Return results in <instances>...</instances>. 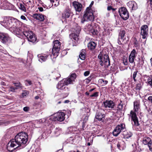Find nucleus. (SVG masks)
<instances>
[{"instance_id": "obj_1", "label": "nucleus", "mask_w": 152, "mask_h": 152, "mask_svg": "<svg viewBox=\"0 0 152 152\" xmlns=\"http://www.w3.org/2000/svg\"><path fill=\"white\" fill-rule=\"evenodd\" d=\"M28 141V135L24 132H21L17 134L15 139L11 140L7 145V149L9 151H12L15 148L24 145Z\"/></svg>"}, {"instance_id": "obj_2", "label": "nucleus", "mask_w": 152, "mask_h": 152, "mask_svg": "<svg viewBox=\"0 0 152 152\" xmlns=\"http://www.w3.org/2000/svg\"><path fill=\"white\" fill-rule=\"evenodd\" d=\"M18 23L17 19L14 18H10L5 17L3 21L0 22V23L3 26L7 29H10L12 26H15V25Z\"/></svg>"}, {"instance_id": "obj_3", "label": "nucleus", "mask_w": 152, "mask_h": 152, "mask_svg": "<svg viewBox=\"0 0 152 152\" xmlns=\"http://www.w3.org/2000/svg\"><path fill=\"white\" fill-rule=\"evenodd\" d=\"M98 61L100 65L105 68L108 67L110 64L109 56L107 55L104 54L100 52L98 56Z\"/></svg>"}, {"instance_id": "obj_4", "label": "nucleus", "mask_w": 152, "mask_h": 152, "mask_svg": "<svg viewBox=\"0 0 152 152\" xmlns=\"http://www.w3.org/2000/svg\"><path fill=\"white\" fill-rule=\"evenodd\" d=\"M94 3V1H92L89 7L87 8L86 12L84 15L83 17L82 18L81 22L83 23L85 21H87L93 20L94 19L92 10L91 9V7Z\"/></svg>"}, {"instance_id": "obj_5", "label": "nucleus", "mask_w": 152, "mask_h": 152, "mask_svg": "<svg viewBox=\"0 0 152 152\" xmlns=\"http://www.w3.org/2000/svg\"><path fill=\"white\" fill-rule=\"evenodd\" d=\"M67 85L64 80L63 79L58 82L57 86V88L58 90L63 91L66 95L67 96L69 95L70 91L69 88L66 86Z\"/></svg>"}, {"instance_id": "obj_6", "label": "nucleus", "mask_w": 152, "mask_h": 152, "mask_svg": "<svg viewBox=\"0 0 152 152\" xmlns=\"http://www.w3.org/2000/svg\"><path fill=\"white\" fill-rule=\"evenodd\" d=\"M54 45L52 49V54L55 57H57L58 55V53L60 50L61 43L58 40H56L53 42Z\"/></svg>"}, {"instance_id": "obj_7", "label": "nucleus", "mask_w": 152, "mask_h": 152, "mask_svg": "<svg viewBox=\"0 0 152 152\" xmlns=\"http://www.w3.org/2000/svg\"><path fill=\"white\" fill-rule=\"evenodd\" d=\"M126 129L124 124H120L118 125L114 130L113 133L114 136H117L122 131L123 132Z\"/></svg>"}, {"instance_id": "obj_8", "label": "nucleus", "mask_w": 152, "mask_h": 152, "mask_svg": "<svg viewBox=\"0 0 152 152\" xmlns=\"http://www.w3.org/2000/svg\"><path fill=\"white\" fill-rule=\"evenodd\" d=\"M23 34L27 37L29 41L32 42H34L36 41V38L32 32L26 31L23 32Z\"/></svg>"}, {"instance_id": "obj_9", "label": "nucleus", "mask_w": 152, "mask_h": 152, "mask_svg": "<svg viewBox=\"0 0 152 152\" xmlns=\"http://www.w3.org/2000/svg\"><path fill=\"white\" fill-rule=\"evenodd\" d=\"M119 13L121 18L124 20H126L129 17V13L124 7H122L119 9Z\"/></svg>"}, {"instance_id": "obj_10", "label": "nucleus", "mask_w": 152, "mask_h": 152, "mask_svg": "<svg viewBox=\"0 0 152 152\" xmlns=\"http://www.w3.org/2000/svg\"><path fill=\"white\" fill-rule=\"evenodd\" d=\"M20 22L18 20V23L16 24L15 26H12L10 30L15 34L18 36L23 33V31L21 30L20 26Z\"/></svg>"}, {"instance_id": "obj_11", "label": "nucleus", "mask_w": 152, "mask_h": 152, "mask_svg": "<svg viewBox=\"0 0 152 152\" xmlns=\"http://www.w3.org/2000/svg\"><path fill=\"white\" fill-rule=\"evenodd\" d=\"M77 75L75 73H72L68 77L64 79L67 85L73 84L75 82Z\"/></svg>"}, {"instance_id": "obj_12", "label": "nucleus", "mask_w": 152, "mask_h": 152, "mask_svg": "<svg viewBox=\"0 0 152 152\" xmlns=\"http://www.w3.org/2000/svg\"><path fill=\"white\" fill-rule=\"evenodd\" d=\"M136 112L131 110L130 112V116L131 117L134 124L133 125L135 126H138L139 125L138 120V118L137 116Z\"/></svg>"}, {"instance_id": "obj_13", "label": "nucleus", "mask_w": 152, "mask_h": 152, "mask_svg": "<svg viewBox=\"0 0 152 152\" xmlns=\"http://www.w3.org/2000/svg\"><path fill=\"white\" fill-rule=\"evenodd\" d=\"M102 105L106 109H111L114 108L115 104L112 101L106 100L103 102Z\"/></svg>"}, {"instance_id": "obj_14", "label": "nucleus", "mask_w": 152, "mask_h": 152, "mask_svg": "<svg viewBox=\"0 0 152 152\" xmlns=\"http://www.w3.org/2000/svg\"><path fill=\"white\" fill-rule=\"evenodd\" d=\"M141 34L142 38L145 39L148 36V27L147 25H144L141 27Z\"/></svg>"}, {"instance_id": "obj_15", "label": "nucleus", "mask_w": 152, "mask_h": 152, "mask_svg": "<svg viewBox=\"0 0 152 152\" xmlns=\"http://www.w3.org/2000/svg\"><path fill=\"white\" fill-rule=\"evenodd\" d=\"M93 35L97 34L98 31L95 26L93 24H88L85 28Z\"/></svg>"}, {"instance_id": "obj_16", "label": "nucleus", "mask_w": 152, "mask_h": 152, "mask_svg": "<svg viewBox=\"0 0 152 152\" xmlns=\"http://www.w3.org/2000/svg\"><path fill=\"white\" fill-rule=\"evenodd\" d=\"M65 115V114L63 112L58 113H57L56 116L53 118V120L54 121H62L64 119Z\"/></svg>"}, {"instance_id": "obj_17", "label": "nucleus", "mask_w": 152, "mask_h": 152, "mask_svg": "<svg viewBox=\"0 0 152 152\" xmlns=\"http://www.w3.org/2000/svg\"><path fill=\"white\" fill-rule=\"evenodd\" d=\"M127 5L132 10H135L138 8L137 4L134 1H129L127 3Z\"/></svg>"}, {"instance_id": "obj_18", "label": "nucleus", "mask_w": 152, "mask_h": 152, "mask_svg": "<svg viewBox=\"0 0 152 152\" xmlns=\"http://www.w3.org/2000/svg\"><path fill=\"white\" fill-rule=\"evenodd\" d=\"M9 37L7 34L0 33V39L3 43H6L9 39Z\"/></svg>"}, {"instance_id": "obj_19", "label": "nucleus", "mask_w": 152, "mask_h": 152, "mask_svg": "<svg viewBox=\"0 0 152 152\" xmlns=\"http://www.w3.org/2000/svg\"><path fill=\"white\" fill-rule=\"evenodd\" d=\"M136 50L134 49L131 52L129 58V61L131 63H134V59L136 57Z\"/></svg>"}, {"instance_id": "obj_20", "label": "nucleus", "mask_w": 152, "mask_h": 152, "mask_svg": "<svg viewBox=\"0 0 152 152\" xmlns=\"http://www.w3.org/2000/svg\"><path fill=\"white\" fill-rule=\"evenodd\" d=\"M72 12L70 9L68 7H67L63 13L62 18L64 19L67 18H69Z\"/></svg>"}, {"instance_id": "obj_21", "label": "nucleus", "mask_w": 152, "mask_h": 152, "mask_svg": "<svg viewBox=\"0 0 152 152\" xmlns=\"http://www.w3.org/2000/svg\"><path fill=\"white\" fill-rule=\"evenodd\" d=\"M73 6L76 11L80 12L82 8V5L78 2L75 1L73 3Z\"/></svg>"}, {"instance_id": "obj_22", "label": "nucleus", "mask_w": 152, "mask_h": 152, "mask_svg": "<svg viewBox=\"0 0 152 152\" xmlns=\"http://www.w3.org/2000/svg\"><path fill=\"white\" fill-rule=\"evenodd\" d=\"M125 34V32L124 30L121 31L119 34L120 39L124 43H127L128 40V39H127L125 37L124 38Z\"/></svg>"}, {"instance_id": "obj_23", "label": "nucleus", "mask_w": 152, "mask_h": 152, "mask_svg": "<svg viewBox=\"0 0 152 152\" xmlns=\"http://www.w3.org/2000/svg\"><path fill=\"white\" fill-rule=\"evenodd\" d=\"M80 30L79 29V30L77 32V33L76 34L75 33H73L70 35V37L71 39H73L75 40V42H77L78 40L79 34Z\"/></svg>"}, {"instance_id": "obj_24", "label": "nucleus", "mask_w": 152, "mask_h": 152, "mask_svg": "<svg viewBox=\"0 0 152 152\" xmlns=\"http://www.w3.org/2000/svg\"><path fill=\"white\" fill-rule=\"evenodd\" d=\"M32 16L34 18L40 21H42L45 19L44 16L42 14H35L33 15Z\"/></svg>"}, {"instance_id": "obj_25", "label": "nucleus", "mask_w": 152, "mask_h": 152, "mask_svg": "<svg viewBox=\"0 0 152 152\" xmlns=\"http://www.w3.org/2000/svg\"><path fill=\"white\" fill-rule=\"evenodd\" d=\"M96 46V43L94 42H90L88 44L87 46L88 49L90 50H94Z\"/></svg>"}, {"instance_id": "obj_26", "label": "nucleus", "mask_w": 152, "mask_h": 152, "mask_svg": "<svg viewBox=\"0 0 152 152\" xmlns=\"http://www.w3.org/2000/svg\"><path fill=\"white\" fill-rule=\"evenodd\" d=\"M105 117V115L102 114L100 112H97L95 118L96 119L99 121H101L102 120L103 118Z\"/></svg>"}, {"instance_id": "obj_27", "label": "nucleus", "mask_w": 152, "mask_h": 152, "mask_svg": "<svg viewBox=\"0 0 152 152\" xmlns=\"http://www.w3.org/2000/svg\"><path fill=\"white\" fill-rule=\"evenodd\" d=\"M86 52V51L85 49H82L81 50L79 55V57L81 59L83 60L85 59Z\"/></svg>"}, {"instance_id": "obj_28", "label": "nucleus", "mask_w": 152, "mask_h": 152, "mask_svg": "<svg viewBox=\"0 0 152 152\" xmlns=\"http://www.w3.org/2000/svg\"><path fill=\"white\" fill-rule=\"evenodd\" d=\"M140 108V104L137 101L134 102V111L137 112Z\"/></svg>"}, {"instance_id": "obj_29", "label": "nucleus", "mask_w": 152, "mask_h": 152, "mask_svg": "<svg viewBox=\"0 0 152 152\" xmlns=\"http://www.w3.org/2000/svg\"><path fill=\"white\" fill-rule=\"evenodd\" d=\"M151 141L150 138L148 137H145L142 140L143 143L145 145H148Z\"/></svg>"}, {"instance_id": "obj_30", "label": "nucleus", "mask_w": 152, "mask_h": 152, "mask_svg": "<svg viewBox=\"0 0 152 152\" xmlns=\"http://www.w3.org/2000/svg\"><path fill=\"white\" fill-rule=\"evenodd\" d=\"M147 82L148 85L150 86L152 88V76H147Z\"/></svg>"}, {"instance_id": "obj_31", "label": "nucleus", "mask_w": 152, "mask_h": 152, "mask_svg": "<svg viewBox=\"0 0 152 152\" xmlns=\"http://www.w3.org/2000/svg\"><path fill=\"white\" fill-rule=\"evenodd\" d=\"M123 135L126 138H128L131 137L132 134L131 132H128L124 130L123 132Z\"/></svg>"}, {"instance_id": "obj_32", "label": "nucleus", "mask_w": 152, "mask_h": 152, "mask_svg": "<svg viewBox=\"0 0 152 152\" xmlns=\"http://www.w3.org/2000/svg\"><path fill=\"white\" fill-rule=\"evenodd\" d=\"M48 56H44L40 55L39 57V61L40 62H42V61H46L47 58V57Z\"/></svg>"}, {"instance_id": "obj_33", "label": "nucleus", "mask_w": 152, "mask_h": 152, "mask_svg": "<svg viewBox=\"0 0 152 152\" xmlns=\"http://www.w3.org/2000/svg\"><path fill=\"white\" fill-rule=\"evenodd\" d=\"M61 132V129L59 128H56L55 129L54 133L57 136L60 134Z\"/></svg>"}, {"instance_id": "obj_34", "label": "nucleus", "mask_w": 152, "mask_h": 152, "mask_svg": "<svg viewBox=\"0 0 152 152\" xmlns=\"http://www.w3.org/2000/svg\"><path fill=\"white\" fill-rule=\"evenodd\" d=\"M13 84L15 85V86L17 88H20L22 87V85L20 83H15L13 82Z\"/></svg>"}, {"instance_id": "obj_35", "label": "nucleus", "mask_w": 152, "mask_h": 152, "mask_svg": "<svg viewBox=\"0 0 152 152\" xmlns=\"http://www.w3.org/2000/svg\"><path fill=\"white\" fill-rule=\"evenodd\" d=\"M123 107V104L122 101L121 100L120 101V103L118 104V108L119 110H121Z\"/></svg>"}, {"instance_id": "obj_36", "label": "nucleus", "mask_w": 152, "mask_h": 152, "mask_svg": "<svg viewBox=\"0 0 152 152\" xmlns=\"http://www.w3.org/2000/svg\"><path fill=\"white\" fill-rule=\"evenodd\" d=\"M19 8L20 9H21L22 11L26 12V9L24 7V5L22 4H20V6L19 7Z\"/></svg>"}, {"instance_id": "obj_37", "label": "nucleus", "mask_w": 152, "mask_h": 152, "mask_svg": "<svg viewBox=\"0 0 152 152\" xmlns=\"http://www.w3.org/2000/svg\"><path fill=\"white\" fill-rule=\"evenodd\" d=\"M134 45L135 47H137L138 46L137 41L135 38H134Z\"/></svg>"}, {"instance_id": "obj_38", "label": "nucleus", "mask_w": 152, "mask_h": 152, "mask_svg": "<svg viewBox=\"0 0 152 152\" xmlns=\"http://www.w3.org/2000/svg\"><path fill=\"white\" fill-rule=\"evenodd\" d=\"M138 72L137 71H135L133 73V78L134 81L136 82V80L135 79V78L136 77L137 75V74Z\"/></svg>"}, {"instance_id": "obj_39", "label": "nucleus", "mask_w": 152, "mask_h": 152, "mask_svg": "<svg viewBox=\"0 0 152 152\" xmlns=\"http://www.w3.org/2000/svg\"><path fill=\"white\" fill-rule=\"evenodd\" d=\"M29 94L28 91H23L22 93V96L23 97L25 96H26L28 94Z\"/></svg>"}, {"instance_id": "obj_40", "label": "nucleus", "mask_w": 152, "mask_h": 152, "mask_svg": "<svg viewBox=\"0 0 152 152\" xmlns=\"http://www.w3.org/2000/svg\"><path fill=\"white\" fill-rule=\"evenodd\" d=\"M10 89L9 90V91H11L12 92H14L15 90L17 89V88H15L12 86H10Z\"/></svg>"}, {"instance_id": "obj_41", "label": "nucleus", "mask_w": 152, "mask_h": 152, "mask_svg": "<svg viewBox=\"0 0 152 152\" xmlns=\"http://www.w3.org/2000/svg\"><path fill=\"white\" fill-rule=\"evenodd\" d=\"M148 146L150 150L152 151V141L150 142L148 144Z\"/></svg>"}, {"instance_id": "obj_42", "label": "nucleus", "mask_w": 152, "mask_h": 152, "mask_svg": "<svg viewBox=\"0 0 152 152\" xmlns=\"http://www.w3.org/2000/svg\"><path fill=\"white\" fill-rule=\"evenodd\" d=\"M99 93L98 92H95L93 94L91 95L90 96L91 97H97L98 96Z\"/></svg>"}, {"instance_id": "obj_43", "label": "nucleus", "mask_w": 152, "mask_h": 152, "mask_svg": "<svg viewBox=\"0 0 152 152\" xmlns=\"http://www.w3.org/2000/svg\"><path fill=\"white\" fill-rule=\"evenodd\" d=\"M5 3L6 2H5L4 3H3L1 5V6L4 7V8L6 9L7 8V5H8V4H9V3H7L5 5Z\"/></svg>"}, {"instance_id": "obj_44", "label": "nucleus", "mask_w": 152, "mask_h": 152, "mask_svg": "<svg viewBox=\"0 0 152 152\" xmlns=\"http://www.w3.org/2000/svg\"><path fill=\"white\" fill-rule=\"evenodd\" d=\"M107 5H110L112 4V1L111 0H107L106 1Z\"/></svg>"}, {"instance_id": "obj_45", "label": "nucleus", "mask_w": 152, "mask_h": 152, "mask_svg": "<svg viewBox=\"0 0 152 152\" xmlns=\"http://www.w3.org/2000/svg\"><path fill=\"white\" fill-rule=\"evenodd\" d=\"M90 74V72L89 71H87L85 72L84 73V75L85 76H88Z\"/></svg>"}, {"instance_id": "obj_46", "label": "nucleus", "mask_w": 152, "mask_h": 152, "mask_svg": "<svg viewBox=\"0 0 152 152\" xmlns=\"http://www.w3.org/2000/svg\"><path fill=\"white\" fill-rule=\"evenodd\" d=\"M100 82H102L103 83H104V84H107L108 83V81L107 80H105L103 79H100Z\"/></svg>"}, {"instance_id": "obj_47", "label": "nucleus", "mask_w": 152, "mask_h": 152, "mask_svg": "<svg viewBox=\"0 0 152 152\" xmlns=\"http://www.w3.org/2000/svg\"><path fill=\"white\" fill-rule=\"evenodd\" d=\"M28 83L29 85H31V81L30 80H26V84Z\"/></svg>"}, {"instance_id": "obj_48", "label": "nucleus", "mask_w": 152, "mask_h": 152, "mask_svg": "<svg viewBox=\"0 0 152 152\" xmlns=\"http://www.w3.org/2000/svg\"><path fill=\"white\" fill-rule=\"evenodd\" d=\"M148 100L152 103V96H150L148 98Z\"/></svg>"}, {"instance_id": "obj_49", "label": "nucleus", "mask_w": 152, "mask_h": 152, "mask_svg": "<svg viewBox=\"0 0 152 152\" xmlns=\"http://www.w3.org/2000/svg\"><path fill=\"white\" fill-rule=\"evenodd\" d=\"M29 108L28 107H25L23 108V110L24 111H27L28 110Z\"/></svg>"}, {"instance_id": "obj_50", "label": "nucleus", "mask_w": 152, "mask_h": 152, "mask_svg": "<svg viewBox=\"0 0 152 152\" xmlns=\"http://www.w3.org/2000/svg\"><path fill=\"white\" fill-rule=\"evenodd\" d=\"M20 18H21L22 20H26V17L24 15H21V16Z\"/></svg>"}, {"instance_id": "obj_51", "label": "nucleus", "mask_w": 152, "mask_h": 152, "mask_svg": "<svg viewBox=\"0 0 152 152\" xmlns=\"http://www.w3.org/2000/svg\"><path fill=\"white\" fill-rule=\"evenodd\" d=\"M112 9V8L111 6H108L107 7V10L108 11L110 10H111Z\"/></svg>"}, {"instance_id": "obj_52", "label": "nucleus", "mask_w": 152, "mask_h": 152, "mask_svg": "<svg viewBox=\"0 0 152 152\" xmlns=\"http://www.w3.org/2000/svg\"><path fill=\"white\" fill-rule=\"evenodd\" d=\"M91 76H90L88 77L87 79H86V80H88V82H89L91 81Z\"/></svg>"}, {"instance_id": "obj_53", "label": "nucleus", "mask_w": 152, "mask_h": 152, "mask_svg": "<svg viewBox=\"0 0 152 152\" xmlns=\"http://www.w3.org/2000/svg\"><path fill=\"white\" fill-rule=\"evenodd\" d=\"M123 63L125 65H127V62L126 60H124L123 61Z\"/></svg>"}, {"instance_id": "obj_54", "label": "nucleus", "mask_w": 152, "mask_h": 152, "mask_svg": "<svg viewBox=\"0 0 152 152\" xmlns=\"http://www.w3.org/2000/svg\"><path fill=\"white\" fill-rule=\"evenodd\" d=\"M141 87V86L140 84H138L137 85V89H140V88Z\"/></svg>"}, {"instance_id": "obj_55", "label": "nucleus", "mask_w": 152, "mask_h": 152, "mask_svg": "<svg viewBox=\"0 0 152 152\" xmlns=\"http://www.w3.org/2000/svg\"><path fill=\"white\" fill-rule=\"evenodd\" d=\"M38 9L39 11L40 12H42L43 11V8L42 7H40L38 8Z\"/></svg>"}, {"instance_id": "obj_56", "label": "nucleus", "mask_w": 152, "mask_h": 152, "mask_svg": "<svg viewBox=\"0 0 152 152\" xmlns=\"http://www.w3.org/2000/svg\"><path fill=\"white\" fill-rule=\"evenodd\" d=\"M1 85L2 86H6V85L5 83H4V82H1Z\"/></svg>"}, {"instance_id": "obj_57", "label": "nucleus", "mask_w": 152, "mask_h": 152, "mask_svg": "<svg viewBox=\"0 0 152 152\" xmlns=\"http://www.w3.org/2000/svg\"><path fill=\"white\" fill-rule=\"evenodd\" d=\"M117 146L118 148V149H120V143H118L117 144Z\"/></svg>"}, {"instance_id": "obj_58", "label": "nucleus", "mask_w": 152, "mask_h": 152, "mask_svg": "<svg viewBox=\"0 0 152 152\" xmlns=\"http://www.w3.org/2000/svg\"><path fill=\"white\" fill-rule=\"evenodd\" d=\"M35 98L36 99H38L39 98V97L38 96H36Z\"/></svg>"}, {"instance_id": "obj_59", "label": "nucleus", "mask_w": 152, "mask_h": 152, "mask_svg": "<svg viewBox=\"0 0 152 152\" xmlns=\"http://www.w3.org/2000/svg\"><path fill=\"white\" fill-rule=\"evenodd\" d=\"M94 89H94V88H92V89H90V90H89V91L90 92H91V91H93V90H94Z\"/></svg>"}, {"instance_id": "obj_60", "label": "nucleus", "mask_w": 152, "mask_h": 152, "mask_svg": "<svg viewBox=\"0 0 152 152\" xmlns=\"http://www.w3.org/2000/svg\"><path fill=\"white\" fill-rule=\"evenodd\" d=\"M150 62L151 64V66H152V58L150 59Z\"/></svg>"}, {"instance_id": "obj_61", "label": "nucleus", "mask_w": 152, "mask_h": 152, "mask_svg": "<svg viewBox=\"0 0 152 152\" xmlns=\"http://www.w3.org/2000/svg\"><path fill=\"white\" fill-rule=\"evenodd\" d=\"M60 76H61V75H60V74H58L57 77L58 78L60 77Z\"/></svg>"}, {"instance_id": "obj_62", "label": "nucleus", "mask_w": 152, "mask_h": 152, "mask_svg": "<svg viewBox=\"0 0 152 152\" xmlns=\"http://www.w3.org/2000/svg\"><path fill=\"white\" fill-rule=\"evenodd\" d=\"M86 95H89V93L88 92H86Z\"/></svg>"}, {"instance_id": "obj_63", "label": "nucleus", "mask_w": 152, "mask_h": 152, "mask_svg": "<svg viewBox=\"0 0 152 152\" xmlns=\"http://www.w3.org/2000/svg\"><path fill=\"white\" fill-rule=\"evenodd\" d=\"M69 102V101H68V100H65V101H64V103H68Z\"/></svg>"}, {"instance_id": "obj_64", "label": "nucleus", "mask_w": 152, "mask_h": 152, "mask_svg": "<svg viewBox=\"0 0 152 152\" xmlns=\"http://www.w3.org/2000/svg\"><path fill=\"white\" fill-rule=\"evenodd\" d=\"M150 4L152 5V0H150Z\"/></svg>"}]
</instances>
